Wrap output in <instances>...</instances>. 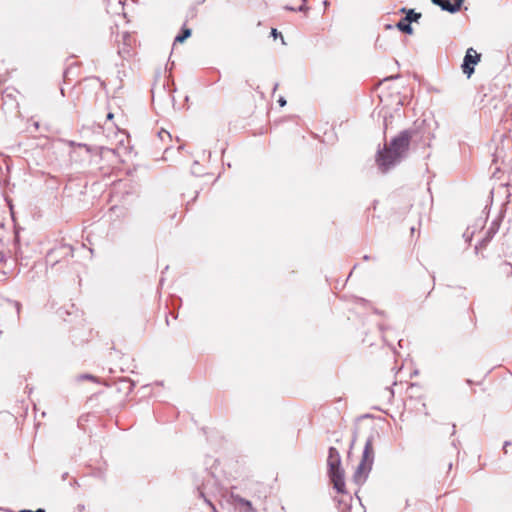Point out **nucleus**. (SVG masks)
I'll list each match as a JSON object with an SVG mask.
<instances>
[{
	"label": "nucleus",
	"mask_w": 512,
	"mask_h": 512,
	"mask_svg": "<svg viewBox=\"0 0 512 512\" xmlns=\"http://www.w3.org/2000/svg\"><path fill=\"white\" fill-rule=\"evenodd\" d=\"M78 380H93V381H96V377L93 376L92 374H81L78 376Z\"/></svg>",
	"instance_id": "4468645a"
},
{
	"label": "nucleus",
	"mask_w": 512,
	"mask_h": 512,
	"mask_svg": "<svg viewBox=\"0 0 512 512\" xmlns=\"http://www.w3.org/2000/svg\"><path fill=\"white\" fill-rule=\"evenodd\" d=\"M379 329L381 332H384L387 329V327L384 324H379Z\"/></svg>",
	"instance_id": "bb28decb"
},
{
	"label": "nucleus",
	"mask_w": 512,
	"mask_h": 512,
	"mask_svg": "<svg viewBox=\"0 0 512 512\" xmlns=\"http://www.w3.org/2000/svg\"><path fill=\"white\" fill-rule=\"evenodd\" d=\"M373 440L374 434H370V436L366 439L361 460L353 474V481L357 485L364 484L372 470L375 459Z\"/></svg>",
	"instance_id": "7ed1b4c3"
},
{
	"label": "nucleus",
	"mask_w": 512,
	"mask_h": 512,
	"mask_svg": "<svg viewBox=\"0 0 512 512\" xmlns=\"http://www.w3.org/2000/svg\"><path fill=\"white\" fill-rule=\"evenodd\" d=\"M399 13L405 16L395 24V27L406 35H412L414 33L412 23H417L421 19L422 14L413 8L407 7L400 8Z\"/></svg>",
	"instance_id": "39448f33"
},
{
	"label": "nucleus",
	"mask_w": 512,
	"mask_h": 512,
	"mask_svg": "<svg viewBox=\"0 0 512 512\" xmlns=\"http://www.w3.org/2000/svg\"><path fill=\"white\" fill-rule=\"evenodd\" d=\"M452 469V462H449L448 464V470H451Z\"/></svg>",
	"instance_id": "c9c22d12"
},
{
	"label": "nucleus",
	"mask_w": 512,
	"mask_h": 512,
	"mask_svg": "<svg viewBox=\"0 0 512 512\" xmlns=\"http://www.w3.org/2000/svg\"><path fill=\"white\" fill-rule=\"evenodd\" d=\"M374 313L378 315H384V311H380L378 309H374Z\"/></svg>",
	"instance_id": "cd10ccee"
},
{
	"label": "nucleus",
	"mask_w": 512,
	"mask_h": 512,
	"mask_svg": "<svg viewBox=\"0 0 512 512\" xmlns=\"http://www.w3.org/2000/svg\"><path fill=\"white\" fill-rule=\"evenodd\" d=\"M357 437H358V428H357V427H355V428L353 429V432H352V439H351V442H350L348 455H350V454H351V451H352V449L354 448L355 443H356V441H357Z\"/></svg>",
	"instance_id": "9b49d317"
},
{
	"label": "nucleus",
	"mask_w": 512,
	"mask_h": 512,
	"mask_svg": "<svg viewBox=\"0 0 512 512\" xmlns=\"http://www.w3.org/2000/svg\"><path fill=\"white\" fill-rule=\"evenodd\" d=\"M270 36L273 37L274 39L280 38L282 44H285L283 35L276 28L271 29Z\"/></svg>",
	"instance_id": "f8f14e48"
},
{
	"label": "nucleus",
	"mask_w": 512,
	"mask_h": 512,
	"mask_svg": "<svg viewBox=\"0 0 512 512\" xmlns=\"http://www.w3.org/2000/svg\"><path fill=\"white\" fill-rule=\"evenodd\" d=\"M171 85H172V88H169V90H168V95H169V97H170L171 101L174 103L175 98H174V95H173V94H174V92L176 91V87H175V84H174V82H173V81H172Z\"/></svg>",
	"instance_id": "2eb2a0df"
},
{
	"label": "nucleus",
	"mask_w": 512,
	"mask_h": 512,
	"mask_svg": "<svg viewBox=\"0 0 512 512\" xmlns=\"http://www.w3.org/2000/svg\"><path fill=\"white\" fill-rule=\"evenodd\" d=\"M416 134L417 130L413 128L402 130L390 140L389 144H385L383 148L378 149L376 163L382 173L388 172L406 158L410 142Z\"/></svg>",
	"instance_id": "f257e3e1"
},
{
	"label": "nucleus",
	"mask_w": 512,
	"mask_h": 512,
	"mask_svg": "<svg viewBox=\"0 0 512 512\" xmlns=\"http://www.w3.org/2000/svg\"><path fill=\"white\" fill-rule=\"evenodd\" d=\"M194 484L196 486L199 497L203 498L213 512H218L214 504L207 497V494L213 491L216 484V479L211 472L204 470L200 476L195 477Z\"/></svg>",
	"instance_id": "20e7f679"
},
{
	"label": "nucleus",
	"mask_w": 512,
	"mask_h": 512,
	"mask_svg": "<svg viewBox=\"0 0 512 512\" xmlns=\"http://www.w3.org/2000/svg\"><path fill=\"white\" fill-rule=\"evenodd\" d=\"M278 104H279L281 107H284V106L287 104V101H286V99H285L283 96H281V97H279V99H278Z\"/></svg>",
	"instance_id": "6ab92c4d"
},
{
	"label": "nucleus",
	"mask_w": 512,
	"mask_h": 512,
	"mask_svg": "<svg viewBox=\"0 0 512 512\" xmlns=\"http://www.w3.org/2000/svg\"><path fill=\"white\" fill-rule=\"evenodd\" d=\"M465 0H431V2L440 7L442 11L455 14L460 11Z\"/></svg>",
	"instance_id": "0eeeda50"
},
{
	"label": "nucleus",
	"mask_w": 512,
	"mask_h": 512,
	"mask_svg": "<svg viewBox=\"0 0 512 512\" xmlns=\"http://www.w3.org/2000/svg\"><path fill=\"white\" fill-rule=\"evenodd\" d=\"M0 510H4L3 508H0Z\"/></svg>",
	"instance_id": "79ce46f5"
},
{
	"label": "nucleus",
	"mask_w": 512,
	"mask_h": 512,
	"mask_svg": "<svg viewBox=\"0 0 512 512\" xmlns=\"http://www.w3.org/2000/svg\"><path fill=\"white\" fill-rule=\"evenodd\" d=\"M192 34V30L185 25L181 28L180 32L174 39V43H183L185 42Z\"/></svg>",
	"instance_id": "9d476101"
},
{
	"label": "nucleus",
	"mask_w": 512,
	"mask_h": 512,
	"mask_svg": "<svg viewBox=\"0 0 512 512\" xmlns=\"http://www.w3.org/2000/svg\"><path fill=\"white\" fill-rule=\"evenodd\" d=\"M511 444H512V443H511V441H505V442L503 443V451H504V453H505V454L507 453V448H509V446H510Z\"/></svg>",
	"instance_id": "aec40b11"
},
{
	"label": "nucleus",
	"mask_w": 512,
	"mask_h": 512,
	"mask_svg": "<svg viewBox=\"0 0 512 512\" xmlns=\"http://www.w3.org/2000/svg\"><path fill=\"white\" fill-rule=\"evenodd\" d=\"M457 444H459V441H458V440H454V441L452 442V445H453V447H454V448H457Z\"/></svg>",
	"instance_id": "7c9ffc66"
},
{
	"label": "nucleus",
	"mask_w": 512,
	"mask_h": 512,
	"mask_svg": "<svg viewBox=\"0 0 512 512\" xmlns=\"http://www.w3.org/2000/svg\"><path fill=\"white\" fill-rule=\"evenodd\" d=\"M363 259H364V260H369V259H370V257H369L368 255H364Z\"/></svg>",
	"instance_id": "e433bc0d"
},
{
	"label": "nucleus",
	"mask_w": 512,
	"mask_h": 512,
	"mask_svg": "<svg viewBox=\"0 0 512 512\" xmlns=\"http://www.w3.org/2000/svg\"><path fill=\"white\" fill-rule=\"evenodd\" d=\"M327 474L336 492L346 494L345 473L342 468L341 456L333 446L328 449Z\"/></svg>",
	"instance_id": "f03ea898"
},
{
	"label": "nucleus",
	"mask_w": 512,
	"mask_h": 512,
	"mask_svg": "<svg viewBox=\"0 0 512 512\" xmlns=\"http://www.w3.org/2000/svg\"><path fill=\"white\" fill-rule=\"evenodd\" d=\"M53 251H50L47 255V258H49L52 255Z\"/></svg>",
	"instance_id": "ea45409f"
},
{
	"label": "nucleus",
	"mask_w": 512,
	"mask_h": 512,
	"mask_svg": "<svg viewBox=\"0 0 512 512\" xmlns=\"http://www.w3.org/2000/svg\"><path fill=\"white\" fill-rule=\"evenodd\" d=\"M480 61V54L473 48H468L461 65L462 71L468 77L474 72L475 65Z\"/></svg>",
	"instance_id": "423d86ee"
},
{
	"label": "nucleus",
	"mask_w": 512,
	"mask_h": 512,
	"mask_svg": "<svg viewBox=\"0 0 512 512\" xmlns=\"http://www.w3.org/2000/svg\"><path fill=\"white\" fill-rule=\"evenodd\" d=\"M466 383L470 385V384H472L473 382H472V380L467 379V380H466Z\"/></svg>",
	"instance_id": "4c0bfd02"
},
{
	"label": "nucleus",
	"mask_w": 512,
	"mask_h": 512,
	"mask_svg": "<svg viewBox=\"0 0 512 512\" xmlns=\"http://www.w3.org/2000/svg\"><path fill=\"white\" fill-rule=\"evenodd\" d=\"M62 249H67V254H70L72 256L73 248L71 246H63Z\"/></svg>",
	"instance_id": "4be33fe9"
},
{
	"label": "nucleus",
	"mask_w": 512,
	"mask_h": 512,
	"mask_svg": "<svg viewBox=\"0 0 512 512\" xmlns=\"http://www.w3.org/2000/svg\"><path fill=\"white\" fill-rule=\"evenodd\" d=\"M127 384H128V391H132L133 390V387H134V383L130 382V381H125Z\"/></svg>",
	"instance_id": "5701e85b"
},
{
	"label": "nucleus",
	"mask_w": 512,
	"mask_h": 512,
	"mask_svg": "<svg viewBox=\"0 0 512 512\" xmlns=\"http://www.w3.org/2000/svg\"><path fill=\"white\" fill-rule=\"evenodd\" d=\"M455 433H456V425L453 424L452 425V433H451V435H454Z\"/></svg>",
	"instance_id": "c756f323"
},
{
	"label": "nucleus",
	"mask_w": 512,
	"mask_h": 512,
	"mask_svg": "<svg viewBox=\"0 0 512 512\" xmlns=\"http://www.w3.org/2000/svg\"><path fill=\"white\" fill-rule=\"evenodd\" d=\"M67 476H68V473H67V472H65V473L62 475V480H65V479L67 478Z\"/></svg>",
	"instance_id": "f704fd0d"
},
{
	"label": "nucleus",
	"mask_w": 512,
	"mask_h": 512,
	"mask_svg": "<svg viewBox=\"0 0 512 512\" xmlns=\"http://www.w3.org/2000/svg\"><path fill=\"white\" fill-rule=\"evenodd\" d=\"M130 38V34L128 32L123 33V40L126 42Z\"/></svg>",
	"instance_id": "b1692460"
},
{
	"label": "nucleus",
	"mask_w": 512,
	"mask_h": 512,
	"mask_svg": "<svg viewBox=\"0 0 512 512\" xmlns=\"http://www.w3.org/2000/svg\"><path fill=\"white\" fill-rule=\"evenodd\" d=\"M232 497H233L234 502L243 508L244 512H254L255 511L251 501H249L245 498H242L239 495H236V496L232 495Z\"/></svg>",
	"instance_id": "1a4fd4ad"
},
{
	"label": "nucleus",
	"mask_w": 512,
	"mask_h": 512,
	"mask_svg": "<svg viewBox=\"0 0 512 512\" xmlns=\"http://www.w3.org/2000/svg\"><path fill=\"white\" fill-rule=\"evenodd\" d=\"M394 28H396V27H395V25H392V24H386V25H385V29H386V30H392V29H394Z\"/></svg>",
	"instance_id": "393cba45"
},
{
	"label": "nucleus",
	"mask_w": 512,
	"mask_h": 512,
	"mask_svg": "<svg viewBox=\"0 0 512 512\" xmlns=\"http://www.w3.org/2000/svg\"><path fill=\"white\" fill-rule=\"evenodd\" d=\"M359 301H360L361 303H364V304L368 303V301H367V300H365V299H363V298H359Z\"/></svg>",
	"instance_id": "72a5a7b5"
},
{
	"label": "nucleus",
	"mask_w": 512,
	"mask_h": 512,
	"mask_svg": "<svg viewBox=\"0 0 512 512\" xmlns=\"http://www.w3.org/2000/svg\"><path fill=\"white\" fill-rule=\"evenodd\" d=\"M277 87H278V84L276 83V84L274 85L273 91H276Z\"/></svg>",
	"instance_id": "58836bf2"
},
{
	"label": "nucleus",
	"mask_w": 512,
	"mask_h": 512,
	"mask_svg": "<svg viewBox=\"0 0 512 512\" xmlns=\"http://www.w3.org/2000/svg\"><path fill=\"white\" fill-rule=\"evenodd\" d=\"M164 134H165L167 137H171V136H170V134H169L167 131H165V130H161V131L158 133V136L162 138Z\"/></svg>",
	"instance_id": "412c9836"
},
{
	"label": "nucleus",
	"mask_w": 512,
	"mask_h": 512,
	"mask_svg": "<svg viewBox=\"0 0 512 512\" xmlns=\"http://www.w3.org/2000/svg\"><path fill=\"white\" fill-rule=\"evenodd\" d=\"M389 392L393 396V394H394L393 390L389 389Z\"/></svg>",
	"instance_id": "a19ab883"
},
{
	"label": "nucleus",
	"mask_w": 512,
	"mask_h": 512,
	"mask_svg": "<svg viewBox=\"0 0 512 512\" xmlns=\"http://www.w3.org/2000/svg\"><path fill=\"white\" fill-rule=\"evenodd\" d=\"M9 304H11L16 309L17 314L20 313L21 304L18 301H9Z\"/></svg>",
	"instance_id": "f3484780"
},
{
	"label": "nucleus",
	"mask_w": 512,
	"mask_h": 512,
	"mask_svg": "<svg viewBox=\"0 0 512 512\" xmlns=\"http://www.w3.org/2000/svg\"><path fill=\"white\" fill-rule=\"evenodd\" d=\"M307 0H302V4L296 8L298 12H307L309 7L306 5Z\"/></svg>",
	"instance_id": "dca6fc26"
},
{
	"label": "nucleus",
	"mask_w": 512,
	"mask_h": 512,
	"mask_svg": "<svg viewBox=\"0 0 512 512\" xmlns=\"http://www.w3.org/2000/svg\"><path fill=\"white\" fill-rule=\"evenodd\" d=\"M502 221V216H498L496 219H494L490 226L488 227L487 231L485 232V236L480 241L481 246H486L495 236V234L499 231L500 225Z\"/></svg>",
	"instance_id": "6e6552de"
},
{
	"label": "nucleus",
	"mask_w": 512,
	"mask_h": 512,
	"mask_svg": "<svg viewBox=\"0 0 512 512\" xmlns=\"http://www.w3.org/2000/svg\"><path fill=\"white\" fill-rule=\"evenodd\" d=\"M503 267H504V273L507 276H511L512 275V265L509 262H504Z\"/></svg>",
	"instance_id": "ddd939ff"
},
{
	"label": "nucleus",
	"mask_w": 512,
	"mask_h": 512,
	"mask_svg": "<svg viewBox=\"0 0 512 512\" xmlns=\"http://www.w3.org/2000/svg\"><path fill=\"white\" fill-rule=\"evenodd\" d=\"M169 82H170V78L168 79L167 83H164V84H163V89H164V90H166V87H169V86H170Z\"/></svg>",
	"instance_id": "c85d7f7f"
},
{
	"label": "nucleus",
	"mask_w": 512,
	"mask_h": 512,
	"mask_svg": "<svg viewBox=\"0 0 512 512\" xmlns=\"http://www.w3.org/2000/svg\"><path fill=\"white\" fill-rule=\"evenodd\" d=\"M323 4H324V6L327 8V7L330 5V2H329L328 0H325V1L323 2Z\"/></svg>",
	"instance_id": "2f4dec72"
},
{
	"label": "nucleus",
	"mask_w": 512,
	"mask_h": 512,
	"mask_svg": "<svg viewBox=\"0 0 512 512\" xmlns=\"http://www.w3.org/2000/svg\"><path fill=\"white\" fill-rule=\"evenodd\" d=\"M20 512H46V511L43 508H38V509H36L34 511L30 510V509H22V510H20Z\"/></svg>",
	"instance_id": "a211bd4d"
},
{
	"label": "nucleus",
	"mask_w": 512,
	"mask_h": 512,
	"mask_svg": "<svg viewBox=\"0 0 512 512\" xmlns=\"http://www.w3.org/2000/svg\"><path fill=\"white\" fill-rule=\"evenodd\" d=\"M113 116H114V115H113V113L109 112V113L107 114V119H112V118H113Z\"/></svg>",
	"instance_id": "473e14b6"
},
{
	"label": "nucleus",
	"mask_w": 512,
	"mask_h": 512,
	"mask_svg": "<svg viewBox=\"0 0 512 512\" xmlns=\"http://www.w3.org/2000/svg\"><path fill=\"white\" fill-rule=\"evenodd\" d=\"M285 9L288 10V11H297L296 8L292 7V6H285Z\"/></svg>",
	"instance_id": "a878e982"
}]
</instances>
